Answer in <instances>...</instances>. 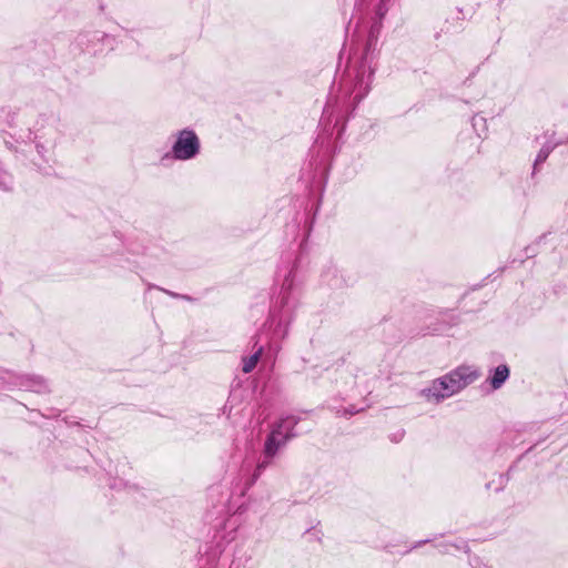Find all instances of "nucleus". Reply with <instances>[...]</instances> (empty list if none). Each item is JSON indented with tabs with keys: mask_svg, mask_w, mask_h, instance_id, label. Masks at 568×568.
<instances>
[{
	"mask_svg": "<svg viewBox=\"0 0 568 568\" xmlns=\"http://www.w3.org/2000/svg\"><path fill=\"white\" fill-rule=\"evenodd\" d=\"M444 377H445L446 382L448 383V385L450 386V389L453 390L454 395L459 393L460 390H463V388L458 384L456 377L453 376L452 372L444 375Z\"/></svg>",
	"mask_w": 568,
	"mask_h": 568,
	"instance_id": "1a4fd4ad",
	"label": "nucleus"
},
{
	"mask_svg": "<svg viewBox=\"0 0 568 568\" xmlns=\"http://www.w3.org/2000/svg\"><path fill=\"white\" fill-rule=\"evenodd\" d=\"M297 420L293 416H288L282 418L277 425L272 429L268 435L265 446H264V455L265 459L273 458L277 452L285 446L287 440L294 436L293 429ZM268 460H263L257 465V470H262L268 465Z\"/></svg>",
	"mask_w": 568,
	"mask_h": 568,
	"instance_id": "f257e3e1",
	"label": "nucleus"
},
{
	"mask_svg": "<svg viewBox=\"0 0 568 568\" xmlns=\"http://www.w3.org/2000/svg\"><path fill=\"white\" fill-rule=\"evenodd\" d=\"M201 151V142L197 134L191 129H183L175 133L171 148V155L178 161L195 159Z\"/></svg>",
	"mask_w": 568,
	"mask_h": 568,
	"instance_id": "f03ea898",
	"label": "nucleus"
},
{
	"mask_svg": "<svg viewBox=\"0 0 568 568\" xmlns=\"http://www.w3.org/2000/svg\"><path fill=\"white\" fill-rule=\"evenodd\" d=\"M458 384L464 389L480 376L479 369L471 365H462L452 371Z\"/></svg>",
	"mask_w": 568,
	"mask_h": 568,
	"instance_id": "20e7f679",
	"label": "nucleus"
},
{
	"mask_svg": "<svg viewBox=\"0 0 568 568\" xmlns=\"http://www.w3.org/2000/svg\"><path fill=\"white\" fill-rule=\"evenodd\" d=\"M509 377V368L507 365H499L495 368L490 378V385L494 389H498Z\"/></svg>",
	"mask_w": 568,
	"mask_h": 568,
	"instance_id": "0eeeda50",
	"label": "nucleus"
},
{
	"mask_svg": "<svg viewBox=\"0 0 568 568\" xmlns=\"http://www.w3.org/2000/svg\"><path fill=\"white\" fill-rule=\"evenodd\" d=\"M21 386L24 389L34 392V393H44L48 390V385L45 381L40 376H26L21 383Z\"/></svg>",
	"mask_w": 568,
	"mask_h": 568,
	"instance_id": "423d86ee",
	"label": "nucleus"
},
{
	"mask_svg": "<svg viewBox=\"0 0 568 568\" xmlns=\"http://www.w3.org/2000/svg\"><path fill=\"white\" fill-rule=\"evenodd\" d=\"M550 153V149L548 148H542L539 153L537 154V158H536V164L538 163H541L544 161H546V159L548 158Z\"/></svg>",
	"mask_w": 568,
	"mask_h": 568,
	"instance_id": "9d476101",
	"label": "nucleus"
},
{
	"mask_svg": "<svg viewBox=\"0 0 568 568\" xmlns=\"http://www.w3.org/2000/svg\"><path fill=\"white\" fill-rule=\"evenodd\" d=\"M374 70L368 67L367 74L365 75V71L361 77H358L357 82L355 84V98H364L368 91L371 90V85L373 83Z\"/></svg>",
	"mask_w": 568,
	"mask_h": 568,
	"instance_id": "39448f33",
	"label": "nucleus"
},
{
	"mask_svg": "<svg viewBox=\"0 0 568 568\" xmlns=\"http://www.w3.org/2000/svg\"><path fill=\"white\" fill-rule=\"evenodd\" d=\"M169 295L173 296V297H180V295L178 294H174V293H171V292H166Z\"/></svg>",
	"mask_w": 568,
	"mask_h": 568,
	"instance_id": "9b49d317",
	"label": "nucleus"
},
{
	"mask_svg": "<svg viewBox=\"0 0 568 568\" xmlns=\"http://www.w3.org/2000/svg\"><path fill=\"white\" fill-rule=\"evenodd\" d=\"M262 354H263V347L260 346L254 354H252L250 356H246V357H243V359H242V363H243L242 371H243V373H245V374L251 373L256 367V365H257Z\"/></svg>",
	"mask_w": 568,
	"mask_h": 568,
	"instance_id": "6e6552de",
	"label": "nucleus"
},
{
	"mask_svg": "<svg viewBox=\"0 0 568 568\" xmlns=\"http://www.w3.org/2000/svg\"><path fill=\"white\" fill-rule=\"evenodd\" d=\"M422 395L428 402L439 403L445 398H448L454 395L450 386L446 382L445 377L442 376L439 378L434 379L427 388L422 390Z\"/></svg>",
	"mask_w": 568,
	"mask_h": 568,
	"instance_id": "7ed1b4c3",
	"label": "nucleus"
}]
</instances>
